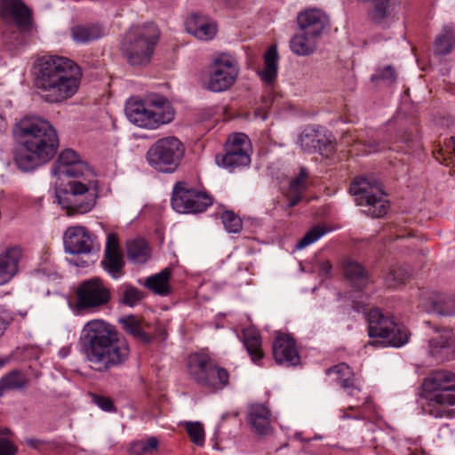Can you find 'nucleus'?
I'll list each match as a JSON object with an SVG mask.
<instances>
[{
  "label": "nucleus",
  "instance_id": "nucleus-1",
  "mask_svg": "<svg viewBox=\"0 0 455 455\" xmlns=\"http://www.w3.org/2000/svg\"><path fill=\"white\" fill-rule=\"evenodd\" d=\"M12 132L20 143L14 161L21 171H32L55 156L59 138L47 120L36 116H24L14 124Z\"/></svg>",
  "mask_w": 455,
  "mask_h": 455
},
{
  "label": "nucleus",
  "instance_id": "nucleus-2",
  "mask_svg": "<svg viewBox=\"0 0 455 455\" xmlns=\"http://www.w3.org/2000/svg\"><path fill=\"white\" fill-rule=\"evenodd\" d=\"M81 341L91 367L106 372L123 367L130 356V346L115 327L103 320L86 323L82 330Z\"/></svg>",
  "mask_w": 455,
  "mask_h": 455
},
{
  "label": "nucleus",
  "instance_id": "nucleus-3",
  "mask_svg": "<svg viewBox=\"0 0 455 455\" xmlns=\"http://www.w3.org/2000/svg\"><path fill=\"white\" fill-rule=\"evenodd\" d=\"M34 84L42 99L58 103L73 97L78 91L83 76L81 68L72 60L49 55L39 58L33 67Z\"/></svg>",
  "mask_w": 455,
  "mask_h": 455
},
{
  "label": "nucleus",
  "instance_id": "nucleus-4",
  "mask_svg": "<svg viewBox=\"0 0 455 455\" xmlns=\"http://www.w3.org/2000/svg\"><path fill=\"white\" fill-rule=\"evenodd\" d=\"M99 187L95 172L69 180L56 197L68 214H84L92 210L98 198Z\"/></svg>",
  "mask_w": 455,
  "mask_h": 455
},
{
  "label": "nucleus",
  "instance_id": "nucleus-5",
  "mask_svg": "<svg viewBox=\"0 0 455 455\" xmlns=\"http://www.w3.org/2000/svg\"><path fill=\"white\" fill-rule=\"evenodd\" d=\"M125 115L129 121L135 125L153 130L172 122L175 111L165 97L155 95L146 102H127Z\"/></svg>",
  "mask_w": 455,
  "mask_h": 455
},
{
  "label": "nucleus",
  "instance_id": "nucleus-6",
  "mask_svg": "<svg viewBox=\"0 0 455 455\" xmlns=\"http://www.w3.org/2000/svg\"><path fill=\"white\" fill-rule=\"evenodd\" d=\"M158 37L154 24L133 26L124 36L121 51L131 65H146L151 60Z\"/></svg>",
  "mask_w": 455,
  "mask_h": 455
},
{
  "label": "nucleus",
  "instance_id": "nucleus-7",
  "mask_svg": "<svg viewBox=\"0 0 455 455\" xmlns=\"http://www.w3.org/2000/svg\"><path fill=\"white\" fill-rule=\"evenodd\" d=\"M188 374L197 385L215 393L228 385V371L204 355H194L188 363Z\"/></svg>",
  "mask_w": 455,
  "mask_h": 455
},
{
  "label": "nucleus",
  "instance_id": "nucleus-8",
  "mask_svg": "<svg viewBox=\"0 0 455 455\" xmlns=\"http://www.w3.org/2000/svg\"><path fill=\"white\" fill-rule=\"evenodd\" d=\"M350 193L358 205L366 206L367 214L379 218L386 214L388 202L380 184L373 179L356 177L350 185Z\"/></svg>",
  "mask_w": 455,
  "mask_h": 455
},
{
  "label": "nucleus",
  "instance_id": "nucleus-9",
  "mask_svg": "<svg viewBox=\"0 0 455 455\" xmlns=\"http://www.w3.org/2000/svg\"><path fill=\"white\" fill-rule=\"evenodd\" d=\"M183 156V144L175 137H165L148 148L147 160L157 172L172 173L179 167Z\"/></svg>",
  "mask_w": 455,
  "mask_h": 455
},
{
  "label": "nucleus",
  "instance_id": "nucleus-10",
  "mask_svg": "<svg viewBox=\"0 0 455 455\" xmlns=\"http://www.w3.org/2000/svg\"><path fill=\"white\" fill-rule=\"evenodd\" d=\"M238 75L239 66L235 60L221 53L207 67L204 87L213 92L227 91L235 84Z\"/></svg>",
  "mask_w": 455,
  "mask_h": 455
},
{
  "label": "nucleus",
  "instance_id": "nucleus-11",
  "mask_svg": "<svg viewBox=\"0 0 455 455\" xmlns=\"http://www.w3.org/2000/svg\"><path fill=\"white\" fill-rule=\"evenodd\" d=\"M111 299L110 290L100 278H92L80 283L76 300L69 301L70 309L76 315L107 305Z\"/></svg>",
  "mask_w": 455,
  "mask_h": 455
},
{
  "label": "nucleus",
  "instance_id": "nucleus-12",
  "mask_svg": "<svg viewBox=\"0 0 455 455\" xmlns=\"http://www.w3.org/2000/svg\"><path fill=\"white\" fill-rule=\"evenodd\" d=\"M424 391L429 393L427 397L429 406L455 405V373L440 370L432 372L423 382Z\"/></svg>",
  "mask_w": 455,
  "mask_h": 455
},
{
  "label": "nucleus",
  "instance_id": "nucleus-13",
  "mask_svg": "<svg viewBox=\"0 0 455 455\" xmlns=\"http://www.w3.org/2000/svg\"><path fill=\"white\" fill-rule=\"evenodd\" d=\"M368 333L371 338H382L393 347H402L408 342L406 330L395 323L392 316L384 315L379 308H372L367 315Z\"/></svg>",
  "mask_w": 455,
  "mask_h": 455
},
{
  "label": "nucleus",
  "instance_id": "nucleus-14",
  "mask_svg": "<svg viewBox=\"0 0 455 455\" xmlns=\"http://www.w3.org/2000/svg\"><path fill=\"white\" fill-rule=\"evenodd\" d=\"M251 142L244 133H235L229 136L223 155H217L216 164L232 172L251 164L249 154Z\"/></svg>",
  "mask_w": 455,
  "mask_h": 455
},
{
  "label": "nucleus",
  "instance_id": "nucleus-15",
  "mask_svg": "<svg viewBox=\"0 0 455 455\" xmlns=\"http://www.w3.org/2000/svg\"><path fill=\"white\" fill-rule=\"evenodd\" d=\"M171 204L179 213H197L212 205V200L207 194L190 188L184 182H178L173 188Z\"/></svg>",
  "mask_w": 455,
  "mask_h": 455
},
{
  "label": "nucleus",
  "instance_id": "nucleus-16",
  "mask_svg": "<svg viewBox=\"0 0 455 455\" xmlns=\"http://www.w3.org/2000/svg\"><path fill=\"white\" fill-rule=\"evenodd\" d=\"M66 252L69 254H89L100 251L96 237L83 226L69 227L63 235Z\"/></svg>",
  "mask_w": 455,
  "mask_h": 455
},
{
  "label": "nucleus",
  "instance_id": "nucleus-17",
  "mask_svg": "<svg viewBox=\"0 0 455 455\" xmlns=\"http://www.w3.org/2000/svg\"><path fill=\"white\" fill-rule=\"evenodd\" d=\"M52 172L55 176H66L73 180L87 175V172L93 173L94 172L87 163L80 159L76 151L65 149L60 154Z\"/></svg>",
  "mask_w": 455,
  "mask_h": 455
},
{
  "label": "nucleus",
  "instance_id": "nucleus-18",
  "mask_svg": "<svg viewBox=\"0 0 455 455\" xmlns=\"http://www.w3.org/2000/svg\"><path fill=\"white\" fill-rule=\"evenodd\" d=\"M273 355L278 364L297 365L299 363V355L296 348L295 340L289 335L279 334L273 343Z\"/></svg>",
  "mask_w": 455,
  "mask_h": 455
},
{
  "label": "nucleus",
  "instance_id": "nucleus-19",
  "mask_svg": "<svg viewBox=\"0 0 455 455\" xmlns=\"http://www.w3.org/2000/svg\"><path fill=\"white\" fill-rule=\"evenodd\" d=\"M299 30L320 38L328 25L327 16L318 9L301 12L297 18Z\"/></svg>",
  "mask_w": 455,
  "mask_h": 455
},
{
  "label": "nucleus",
  "instance_id": "nucleus-20",
  "mask_svg": "<svg viewBox=\"0 0 455 455\" xmlns=\"http://www.w3.org/2000/svg\"><path fill=\"white\" fill-rule=\"evenodd\" d=\"M22 251L18 246L9 247L0 253V286L8 283L19 272Z\"/></svg>",
  "mask_w": 455,
  "mask_h": 455
},
{
  "label": "nucleus",
  "instance_id": "nucleus-21",
  "mask_svg": "<svg viewBox=\"0 0 455 455\" xmlns=\"http://www.w3.org/2000/svg\"><path fill=\"white\" fill-rule=\"evenodd\" d=\"M187 31L199 40H211L217 32L216 24L208 17L192 14L186 20Z\"/></svg>",
  "mask_w": 455,
  "mask_h": 455
},
{
  "label": "nucleus",
  "instance_id": "nucleus-22",
  "mask_svg": "<svg viewBox=\"0 0 455 455\" xmlns=\"http://www.w3.org/2000/svg\"><path fill=\"white\" fill-rule=\"evenodd\" d=\"M247 419L250 425L261 435H268L271 428V412L262 403L251 404L248 409Z\"/></svg>",
  "mask_w": 455,
  "mask_h": 455
},
{
  "label": "nucleus",
  "instance_id": "nucleus-23",
  "mask_svg": "<svg viewBox=\"0 0 455 455\" xmlns=\"http://www.w3.org/2000/svg\"><path fill=\"white\" fill-rule=\"evenodd\" d=\"M430 353L439 361L451 360L455 355V339L446 331L429 341Z\"/></svg>",
  "mask_w": 455,
  "mask_h": 455
},
{
  "label": "nucleus",
  "instance_id": "nucleus-24",
  "mask_svg": "<svg viewBox=\"0 0 455 455\" xmlns=\"http://www.w3.org/2000/svg\"><path fill=\"white\" fill-rule=\"evenodd\" d=\"M105 35V28L99 23L78 24L70 29L72 40L79 44H89L102 38Z\"/></svg>",
  "mask_w": 455,
  "mask_h": 455
},
{
  "label": "nucleus",
  "instance_id": "nucleus-25",
  "mask_svg": "<svg viewBox=\"0 0 455 455\" xmlns=\"http://www.w3.org/2000/svg\"><path fill=\"white\" fill-rule=\"evenodd\" d=\"M0 16L12 18L19 25H23L29 20L30 12L21 0H0Z\"/></svg>",
  "mask_w": 455,
  "mask_h": 455
},
{
  "label": "nucleus",
  "instance_id": "nucleus-26",
  "mask_svg": "<svg viewBox=\"0 0 455 455\" xmlns=\"http://www.w3.org/2000/svg\"><path fill=\"white\" fill-rule=\"evenodd\" d=\"M30 384L29 377L20 370H12L0 379V397L11 391L26 390Z\"/></svg>",
  "mask_w": 455,
  "mask_h": 455
},
{
  "label": "nucleus",
  "instance_id": "nucleus-27",
  "mask_svg": "<svg viewBox=\"0 0 455 455\" xmlns=\"http://www.w3.org/2000/svg\"><path fill=\"white\" fill-rule=\"evenodd\" d=\"M326 374L333 375V380L346 389L349 395H352L355 391H360L355 384L354 372L347 363H341L331 368H328Z\"/></svg>",
  "mask_w": 455,
  "mask_h": 455
},
{
  "label": "nucleus",
  "instance_id": "nucleus-28",
  "mask_svg": "<svg viewBox=\"0 0 455 455\" xmlns=\"http://www.w3.org/2000/svg\"><path fill=\"white\" fill-rule=\"evenodd\" d=\"M343 269L346 278L351 283V284L361 290L364 288L370 279L367 271L364 267L355 260L347 259L343 262Z\"/></svg>",
  "mask_w": 455,
  "mask_h": 455
},
{
  "label": "nucleus",
  "instance_id": "nucleus-29",
  "mask_svg": "<svg viewBox=\"0 0 455 455\" xmlns=\"http://www.w3.org/2000/svg\"><path fill=\"white\" fill-rule=\"evenodd\" d=\"M319 38L299 30L290 41L291 52L299 56L312 54L317 48Z\"/></svg>",
  "mask_w": 455,
  "mask_h": 455
},
{
  "label": "nucleus",
  "instance_id": "nucleus-30",
  "mask_svg": "<svg viewBox=\"0 0 455 455\" xmlns=\"http://www.w3.org/2000/svg\"><path fill=\"white\" fill-rule=\"evenodd\" d=\"M278 69V53L275 46H270L264 54V68L258 71L260 79L267 84H272Z\"/></svg>",
  "mask_w": 455,
  "mask_h": 455
},
{
  "label": "nucleus",
  "instance_id": "nucleus-31",
  "mask_svg": "<svg viewBox=\"0 0 455 455\" xmlns=\"http://www.w3.org/2000/svg\"><path fill=\"white\" fill-rule=\"evenodd\" d=\"M339 412L340 419H371L375 417L376 414L375 407L370 398H366L363 406L351 405L347 409H340Z\"/></svg>",
  "mask_w": 455,
  "mask_h": 455
},
{
  "label": "nucleus",
  "instance_id": "nucleus-32",
  "mask_svg": "<svg viewBox=\"0 0 455 455\" xmlns=\"http://www.w3.org/2000/svg\"><path fill=\"white\" fill-rule=\"evenodd\" d=\"M243 345L251 358V361L257 363L263 358V351L261 347V338L258 331L255 329H246L243 331Z\"/></svg>",
  "mask_w": 455,
  "mask_h": 455
},
{
  "label": "nucleus",
  "instance_id": "nucleus-33",
  "mask_svg": "<svg viewBox=\"0 0 455 455\" xmlns=\"http://www.w3.org/2000/svg\"><path fill=\"white\" fill-rule=\"evenodd\" d=\"M170 277L171 269L166 267L159 273L148 277L144 284L156 294L165 296L171 291Z\"/></svg>",
  "mask_w": 455,
  "mask_h": 455
},
{
  "label": "nucleus",
  "instance_id": "nucleus-34",
  "mask_svg": "<svg viewBox=\"0 0 455 455\" xmlns=\"http://www.w3.org/2000/svg\"><path fill=\"white\" fill-rule=\"evenodd\" d=\"M430 303L434 313L443 316L455 315V295L433 294Z\"/></svg>",
  "mask_w": 455,
  "mask_h": 455
},
{
  "label": "nucleus",
  "instance_id": "nucleus-35",
  "mask_svg": "<svg viewBox=\"0 0 455 455\" xmlns=\"http://www.w3.org/2000/svg\"><path fill=\"white\" fill-rule=\"evenodd\" d=\"M124 265L125 262L122 252L104 253L101 260L103 269L116 280L124 275Z\"/></svg>",
  "mask_w": 455,
  "mask_h": 455
},
{
  "label": "nucleus",
  "instance_id": "nucleus-36",
  "mask_svg": "<svg viewBox=\"0 0 455 455\" xmlns=\"http://www.w3.org/2000/svg\"><path fill=\"white\" fill-rule=\"evenodd\" d=\"M127 257L129 260L142 264L149 258L148 243L142 239H136L127 243Z\"/></svg>",
  "mask_w": 455,
  "mask_h": 455
},
{
  "label": "nucleus",
  "instance_id": "nucleus-37",
  "mask_svg": "<svg viewBox=\"0 0 455 455\" xmlns=\"http://www.w3.org/2000/svg\"><path fill=\"white\" fill-rule=\"evenodd\" d=\"M120 323L123 329L132 335L135 339L140 340L143 343L150 342V338L143 331L140 321L133 316L129 315L120 319Z\"/></svg>",
  "mask_w": 455,
  "mask_h": 455
},
{
  "label": "nucleus",
  "instance_id": "nucleus-38",
  "mask_svg": "<svg viewBox=\"0 0 455 455\" xmlns=\"http://www.w3.org/2000/svg\"><path fill=\"white\" fill-rule=\"evenodd\" d=\"M455 44V37L451 29L444 28L435 40V52L439 55H446L450 53Z\"/></svg>",
  "mask_w": 455,
  "mask_h": 455
},
{
  "label": "nucleus",
  "instance_id": "nucleus-39",
  "mask_svg": "<svg viewBox=\"0 0 455 455\" xmlns=\"http://www.w3.org/2000/svg\"><path fill=\"white\" fill-rule=\"evenodd\" d=\"M320 143L321 140L313 129H306L298 139V144L307 152H314L320 149Z\"/></svg>",
  "mask_w": 455,
  "mask_h": 455
},
{
  "label": "nucleus",
  "instance_id": "nucleus-40",
  "mask_svg": "<svg viewBox=\"0 0 455 455\" xmlns=\"http://www.w3.org/2000/svg\"><path fill=\"white\" fill-rule=\"evenodd\" d=\"M121 289H123V294L120 301L124 305L133 307L143 298L142 292L129 283L123 284Z\"/></svg>",
  "mask_w": 455,
  "mask_h": 455
},
{
  "label": "nucleus",
  "instance_id": "nucleus-41",
  "mask_svg": "<svg viewBox=\"0 0 455 455\" xmlns=\"http://www.w3.org/2000/svg\"><path fill=\"white\" fill-rule=\"evenodd\" d=\"M409 275L410 273L404 267H395L389 271L385 282L389 288H395L403 283Z\"/></svg>",
  "mask_w": 455,
  "mask_h": 455
},
{
  "label": "nucleus",
  "instance_id": "nucleus-42",
  "mask_svg": "<svg viewBox=\"0 0 455 455\" xmlns=\"http://www.w3.org/2000/svg\"><path fill=\"white\" fill-rule=\"evenodd\" d=\"M222 223L228 233H239L243 228V222L239 216L233 212L226 211L221 215Z\"/></svg>",
  "mask_w": 455,
  "mask_h": 455
},
{
  "label": "nucleus",
  "instance_id": "nucleus-43",
  "mask_svg": "<svg viewBox=\"0 0 455 455\" xmlns=\"http://www.w3.org/2000/svg\"><path fill=\"white\" fill-rule=\"evenodd\" d=\"M327 230L323 228L315 226L312 228L297 243L296 249L302 250L307 246L312 244L325 235Z\"/></svg>",
  "mask_w": 455,
  "mask_h": 455
},
{
  "label": "nucleus",
  "instance_id": "nucleus-44",
  "mask_svg": "<svg viewBox=\"0 0 455 455\" xmlns=\"http://www.w3.org/2000/svg\"><path fill=\"white\" fill-rule=\"evenodd\" d=\"M187 432L191 441L197 446H203L204 443V431L199 422H188L186 425Z\"/></svg>",
  "mask_w": 455,
  "mask_h": 455
},
{
  "label": "nucleus",
  "instance_id": "nucleus-45",
  "mask_svg": "<svg viewBox=\"0 0 455 455\" xmlns=\"http://www.w3.org/2000/svg\"><path fill=\"white\" fill-rule=\"evenodd\" d=\"M307 172L304 168L300 169L299 174L290 182L289 191L291 193L303 194L307 190Z\"/></svg>",
  "mask_w": 455,
  "mask_h": 455
},
{
  "label": "nucleus",
  "instance_id": "nucleus-46",
  "mask_svg": "<svg viewBox=\"0 0 455 455\" xmlns=\"http://www.w3.org/2000/svg\"><path fill=\"white\" fill-rule=\"evenodd\" d=\"M15 314L7 309L6 307L0 306V338L4 336V332L13 322Z\"/></svg>",
  "mask_w": 455,
  "mask_h": 455
},
{
  "label": "nucleus",
  "instance_id": "nucleus-47",
  "mask_svg": "<svg viewBox=\"0 0 455 455\" xmlns=\"http://www.w3.org/2000/svg\"><path fill=\"white\" fill-rule=\"evenodd\" d=\"M92 401L104 411H107V412L116 411V408L114 405L112 399L108 396L92 394Z\"/></svg>",
  "mask_w": 455,
  "mask_h": 455
},
{
  "label": "nucleus",
  "instance_id": "nucleus-48",
  "mask_svg": "<svg viewBox=\"0 0 455 455\" xmlns=\"http://www.w3.org/2000/svg\"><path fill=\"white\" fill-rule=\"evenodd\" d=\"M158 446V440L155 436L149 437L146 442L145 441H138L133 443L132 450L133 451H142L148 452L152 450H156Z\"/></svg>",
  "mask_w": 455,
  "mask_h": 455
},
{
  "label": "nucleus",
  "instance_id": "nucleus-49",
  "mask_svg": "<svg viewBox=\"0 0 455 455\" xmlns=\"http://www.w3.org/2000/svg\"><path fill=\"white\" fill-rule=\"evenodd\" d=\"M16 448L0 431V455H15Z\"/></svg>",
  "mask_w": 455,
  "mask_h": 455
},
{
  "label": "nucleus",
  "instance_id": "nucleus-50",
  "mask_svg": "<svg viewBox=\"0 0 455 455\" xmlns=\"http://www.w3.org/2000/svg\"><path fill=\"white\" fill-rule=\"evenodd\" d=\"M395 78V69L391 66H387L384 69L379 70L371 77L372 80L381 79L387 82H394Z\"/></svg>",
  "mask_w": 455,
  "mask_h": 455
},
{
  "label": "nucleus",
  "instance_id": "nucleus-51",
  "mask_svg": "<svg viewBox=\"0 0 455 455\" xmlns=\"http://www.w3.org/2000/svg\"><path fill=\"white\" fill-rule=\"evenodd\" d=\"M122 252L119 247L118 238L116 234L109 233L107 236L106 247L104 253Z\"/></svg>",
  "mask_w": 455,
  "mask_h": 455
},
{
  "label": "nucleus",
  "instance_id": "nucleus-52",
  "mask_svg": "<svg viewBox=\"0 0 455 455\" xmlns=\"http://www.w3.org/2000/svg\"><path fill=\"white\" fill-rule=\"evenodd\" d=\"M302 195L300 193H291V191H288L287 197H288V207L292 208L296 206L302 199Z\"/></svg>",
  "mask_w": 455,
  "mask_h": 455
},
{
  "label": "nucleus",
  "instance_id": "nucleus-53",
  "mask_svg": "<svg viewBox=\"0 0 455 455\" xmlns=\"http://www.w3.org/2000/svg\"><path fill=\"white\" fill-rule=\"evenodd\" d=\"M331 269H332V266L331 265V263L327 260L325 261H321L319 263V275H322V276H329L331 275Z\"/></svg>",
  "mask_w": 455,
  "mask_h": 455
},
{
  "label": "nucleus",
  "instance_id": "nucleus-54",
  "mask_svg": "<svg viewBox=\"0 0 455 455\" xmlns=\"http://www.w3.org/2000/svg\"><path fill=\"white\" fill-rule=\"evenodd\" d=\"M429 413L434 415L435 418H443L444 416L449 417L450 416V411H447L445 409H438L436 411H429Z\"/></svg>",
  "mask_w": 455,
  "mask_h": 455
},
{
  "label": "nucleus",
  "instance_id": "nucleus-55",
  "mask_svg": "<svg viewBox=\"0 0 455 455\" xmlns=\"http://www.w3.org/2000/svg\"><path fill=\"white\" fill-rule=\"evenodd\" d=\"M368 147H369V150H368L369 153L377 152V151H379V150H382L385 148V146H380L379 143H376L375 141L372 143L369 142Z\"/></svg>",
  "mask_w": 455,
  "mask_h": 455
},
{
  "label": "nucleus",
  "instance_id": "nucleus-56",
  "mask_svg": "<svg viewBox=\"0 0 455 455\" xmlns=\"http://www.w3.org/2000/svg\"><path fill=\"white\" fill-rule=\"evenodd\" d=\"M28 444L35 449H38L40 445L42 444V441L36 440V439H30L28 440Z\"/></svg>",
  "mask_w": 455,
  "mask_h": 455
},
{
  "label": "nucleus",
  "instance_id": "nucleus-57",
  "mask_svg": "<svg viewBox=\"0 0 455 455\" xmlns=\"http://www.w3.org/2000/svg\"><path fill=\"white\" fill-rule=\"evenodd\" d=\"M70 352V347H63L62 348L60 349L59 351V355L61 357V358H64L66 357Z\"/></svg>",
  "mask_w": 455,
  "mask_h": 455
},
{
  "label": "nucleus",
  "instance_id": "nucleus-58",
  "mask_svg": "<svg viewBox=\"0 0 455 455\" xmlns=\"http://www.w3.org/2000/svg\"><path fill=\"white\" fill-rule=\"evenodd\" d=\"M6 128V121L5 119L0 115V134L3 133L5 131Z\"/></svg>",
  "mask_w": 455,
  "mask_h": 455
},
{
  "label": "nucleus",
  "instance_id": "nucleus-59",
  "mask_svg": "<svg viewBox=\"0 0 455 455\" xmlns=\"http://www.w3.org/2000/svg\"><path fill=\"white\" fill-rule=\"evenodd\" d=\"M255 116H256V117L260 118L262 121L267 119L266 114H261V112L259 110H257L255 112Z\"/></svg>",
  "mask_w": 455,
  "mask_h": 455
},
{
  "label": "nucleus",
  "instance_id": "nucleus-60",
  "mask_svg": "<svg viewBox=\"0 0 455 455\" xmlns=\"http://www.w3.org/2000/svg\"><path fill=\"white\" fill-rule=\"evenodd\" d=\"M451 143H452L453 151H454V153H455V137H451Z\"/></svg>",
  "mask_w": 455,
  "mask_h": 455
},
{
  "label": "nucleus",
  "instance_id": "nucleus-61",
  "mask_svg": "<svg viewBox=\"0 0 455 455\" xmlns=\"http://www.w3.org/2000/svg\"><path fill=\"white\" fill-rule=\"evenodd\" d=\"M354 307H355V309L356 311H358V312L360 311V307L357 305V302H355V303Z\"/></svg>",
  "mask_w": 455,
  "mask_h": 455
},
{
  "label": "nucleus",
  "instance_id": "nucleus-62",
  "mask_svg": "<svg viewBox=\"0 0 455 455\" xmlns=\"http://www.w3.org/2000/svg\"><path fill=\"white\" fill-rule=\"evenodd\" d=\"M4 365V362L3 360H0V369Z\"/></svg>",
  "mask_w": 455,
  "mask_h": 455
},
{
  "label": "nucleus",
  "instance_id": "nucleus-63",
  "mask_svg": "<svg viewBox=\"0 0 455 455\" xmlns=\"http://www.w3.org/2000/svg\"><path fill=\"white\" fill-rule=\"evenodd\" d=\"M226 417H227L226 414L222 415V419H226Z\"/></svg>",
  "mask_w": 455,
  "mask_h": 455
}]
</instances>
